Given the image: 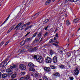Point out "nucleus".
Here are the masks:
<instances>
[{
	"label": "nucleus",
	"instance_id": "f257e3e1",
	"mask_svg": "<svg viewBox=\"0 0 80 80\" xmlns=\"http://www.w3.org/2000/svg\"><path fill=\"white\" fill-rule=\"evenodd\" d=\"M28 66L30 67V68L29 69V71H31V72H35V69L34 68L35 67V65L33 64V63L32 62H29L28 64Z\"/></svg>",
	"mask_w": 80,
	"mask_h": 80
},
{
	"label": "nucleus",
	"instance_id": "f03ea898",
	"mask_svg": "<svg viewBox=\"0 0 80 80\" xmlns=\"http://www.w3.org/2000/svg\"><path fill=\"white\" fill-rule=\"evenodd\" d=\"M18 68V66L17 65H13L10 67V68L7 69L6 70V72L8 73H10L11 72H12V69H14V68Z\"/></svg>",
	"mask_w": 80,
	"mask_h": 80
},
{
	"label": "nucleus",
	"instance_id": "7ed1b4c3",
	"mask_svg": "<svg viewBox=\"0 0 80 80\" xmlns=\"http://www.w3.org/2000/svg\"><path fill=\"white\" fill-rule=\"evenodd\" d=\"M37 61L38 62H39V63H42L43 62V59L42 58V57L38 56L37 58Z\"/></svg>",
	"mask_w": 80,
	"mask_h": 80
},
{
	"label": "nucleus",
	"instance_id": "20e7f679",
	"mask_svg": "<svg viewBox=\"0 0 80 80\" xmlns=\"http://www.w3.org/2000/svg\"><path fill=\"white\" fill-rule=\"evenodd\" d=\"M52 60V58L48 56L47 57L46 59V63H51Z\"/></svg>",
	"mask_w": 80,
	"mask_h": 80
},
{
	"label": "nucleus",
	"instance_id": "39448f33",
	"mask_svg": "<svg viewBox=\"0 0 80 80\" xmlns=\"http://www.w3.org/2000/svg\"><path fill=\"white\" fill-rule=\"evenodd\" d=\"M20 68L22 70H25L26 69V66L23 64H21L19 65Z\"/></svg>",
	"mask_w": 80,
	"mask_h": 80
},
{
	"label": "nucleus",
	"instance_id": "423d86ee",
	"mask_svg": "<svg viewBox=\"0 0 80 80\" xmlns=\"http://www.w3.org/2000/svg\"><path fill=\"white\" fill-rule=\"evenodd\" d=\"M74 74L75 75H78V74L79 73V70L78 68L76 69L74 71Z\"/></svg>",
	"mask_w": 80,
	"mask_h": 80
},
{
	"label": "nucleus",
	"instance_id": "0eeeda50",
	"mask_svg": "<svg viewBox=\"0 0 80 80\" xmlns=\"http://www.w3.org/2000/svg\"><path fill=\"white\" fill-rule=\"evenodd\" d=\"M23 23V21H22L21 22H19V24L14 28V30H15L17 28H18L21 25H22Z\"/></svg>",
	"mask_w": 80,
	"mask_h": 80
},
{
	"label": "nucleus",
	"instance_id": "6e6552de",
	"mask_svg": "<svg viewBox=\"0 0 80 80\" xmlns=\"http://www.w3.org/2000/svg\"><path fill=\"white\" fill-rule=\"evenodd\" d=\"M52 60L53 63H57V57L56 56H54Z\"/></svg>",
	"mask_w": 80,
	"mask_h": 80
},
{
	"label": "nucleus",
	"instance_id": "1a4fd4ad",
	"mask_svg": "<svg viewBox=\"0 0 80 80\" xmlns=\"http://www.w3.org/2000/svg\"><path fill=\"white\" fill-rule=\"evenodd\" d=\"M52 0H47L45 3V5H48L50 3V2H51V1Z\"/></svg>",
	"mask_w": 80,
	"mask_h": 80
},
{
	"label": "nucleus",
	"instance_id": "9d476101",
	"mask_svg": "<svg viewBox=\"0 0 80 80\" xmlns=\"http://www.w3.org/2000/svg\"><path fill=\"white\" fill-rule=\"evenodd\" d=\"M53 75H54L55 77H60V74L58 72H56L54 73Z\"/></svg>",
	"mask_w": 80,
	"mask_h": 80
},
{
	"label": "nucleus",
	"instance_id": "9b49d317",
	"mask_svg": "<svg viewBox=\"0 0 80 80\" xmlns=\"http://www.w3.org/2000/svg\"><path fill=\"white\" fill-rule=\"evenodd\" d=\"M8 75L7 73H3L2 75V77L3 78H6L8 76Z\"/></svg>",
	"mask_w": 80,
	"mask_h": 80
},
{
	"label": "nucleus",
	"instance_id": "f8f14e48",
	"mask_svg": "<svg viewBox=\"0 0 80 80\" xmlns=\"http://www.w3.org/2000/svg\"><path fill=\"white\" fill-rule=\"evenodd\" d=\"M25 44V41H22L20 43V45L21 46H23Z\"/></svg>",
	"mask_w": 80,
	"mask_h": 80
},
{
	"label": "nucleus",
	"instance_id": "ddd939ff",
	"mask_svg": "<svg viewBox=\"0 0 80 80\" xmlns=\"http://www.w3.org/2000/svg\"><path fill=\"white\" fill-rule=\"evenodd\" d=\"M44 70L46 72H49L50 70V68L46 67L44 68Z\"/></svg>",
	"mask_w": 80,
	"mask_h": 80
},
{
	"label": "nucleus",
	"instance_id": "4468645a",
	"mask_svg": "<svg viewBox=\"0 0 80 80\" xmlns=\"http://www.w3.org/2000/svg\"><path fill=\"white\" fill-rule=\"evenodd\" d=\"M10 14L8 15V17L5 20L4 22L3 23H2V25H3L4 23H5V22L8 20V18H9V17H10Z\"/></svg>",
	"mask_w": 80,
	"mask_h": 80
},
{
	"label": "nucleus",
	"instance_id": "2eb2a0df",
	"mask_svg": "<svg viewBox=\"0 0 80 80\" xmlns=\"http://www.w3.org/2000/svg\"><path fill=\"white\" fill-rule=\"evenodd\" d=\"M17 77V74L15 73L13 74L11 77V78H15Z\"/></svg>",
	"mask_w": 80,
	"mask_h": 80
},
{
	"label": "nucleus",
	"instance_id": "dca6fc26",
	"mask_svg": "<svg viewBox=\"0 0 80 80\" xmlns=\"http://www.w3.org/2000/svg\"><path fill=\"white\" fill-rule=\"evenodd\" d=\"M49 53L50 55H53V54L54 53V52H53V51L52 50H51L49 51Z\"/></svg>",
	"mask_w": 80,
	"mask_h": 80
},
{
	"label": "nucleus",
	"instance_id": "f3484780",
	"mask_svg": "<svg viewBox=\"0 0 80 80\" xmlns=\"http://www.w3.org/2000/svg\"><path fill=\"white\" fill-rule=\"evenodd\" d=\"M58 52L60 54H63V51H62V49L60 48L58 49Z\"/></svg>",
	"mask_w": 80,
	"mask_h": 80
},
{
	"label": "nucleus",
	"instance_id": "a211bd4d",
	"mask_svg": "<svg viewBox=\"0 0 80 80\" xmlns=\"http://www.w3.org/2000/svg\"><path fill=\"white\" fill-rule=\"evenodd\" d=\"M38 49L37 47H36L33 48H32V52H36V51H37Z\"/></svg>",
	"mask_w": 80,
	"mask_h": 80
},
{
	"label": "nucleus",
	"instance_id": "6ab92c4d",
	"mask_svg": "<svg viewBox=\"0 0 80 80\" xmlns=\"http://www.w3.org/2000/svg\"><path fill=\"white\" fill-rule=\"evenodd\" d=\"M50 67L52 69H54V70L56 69V66H55L51 65L50 66Z\"/></svg>",
	"mask_w": 80,
	"mask_h": 80
},
{
	"label": "nucleus",
	"instance_id": "aec40b11",
	"mask_svg": "<svg viewBox=\"0 0 80 80\" xmlns=\"http://www.w3.org/2000/svg\"><path fill=\"white\" fill-rule=\"evenodd\" d=\"M79 20L78 19V18H77V19H74L73 21V22H74V23H77V22H78V21H79Z\"/></svg>",
	"mask_w": 80,
	"mask_h": 80
},
{
	"label": "nucleus",
	"instance_id": "412c9836",
	"mask_svg": "<svg viewBox=\"0 0 80 80\" xmlns=\"http://www.w3.org/2000/svg\"><path fill=\"white\" fill-rule=\"evenodd\" d=\"M26 42H29L31 40V38H26L25 40Z\"/></svg>",
	"mask_w": 80,
	"mask_h": 80
},
{
	"label": "nucleus",
	"instance_id": "4be33fe9",
	"mask_svg": "<svg viewBox=\"0 0 80 80\" xmlns=\"http://www.w3.org/2000/svg\"><path fill=\"white\" fill-rule=\"evenodd\" d=\"M43 79L44 80H48V78L46 76L44 75L43 76Z\"/></svg>",
	"mask_w": 80,
	"mask_h": 80
},
{
	"label": "nucleus",
	"instance_id": "5701e85b",
	"mask_svg": "<svg viewBox=\"0 0 80 80\" xmlns=\"http://www.w3.org/2000/svg\"><path fill=\"white\" fill-rule=\"evenodd\" d=\"M42 34V31L39 33L38 35V37L39 38L40 37H41V35Z\"/></svg>",
	"mask_w": 80,
	"mask_h": 80
},
{
	"label": "nucleus",
	"instance_id": "b1692460",
	"mask_svg": "<svg viewBox=\"0 0 80 80\" xmlns=\"http://www.w3.org/2000/svg\"><path fill=\"white\" fill-rule=\"evenodd\" d=\"M67 55H68V56H67L68 58L70 57V56H71V52H68Z\"/></svg>",
	"mask_w": 80,
	"mask_h": 80
},
{
	"label": "nucleus",
	"instance_id": "393cba45",
	"mask_svg": "<svg viewBox=\"0 0 80 80\" xmlns=\"http://www.w3.org/2000/svg\"><path fill=\"white\" fill-rule=\"evenodd\" d=\"M24 78L25 79V80H28V79L30 78V76L28 75H27Z\"/></svg>",
	"mask_w": 80,
	"mask_h": 80
},
{
	"label": "nucleus",
	"instance_id": "a878e982",
	"mask_svg": "<svg viewBox=\"0 0 80 80\" xmlns=\"http://www.w3.org/2000/svg\"><path fill=\"white\" fill-rule=\"evenodd\" d=\"M59 67L61 68H65V66H64L62 64L59 65Z\"/></svg>",
	"mask_w": 80,
	"mask_h": 80
},
{
	"label": "nucleus",
	"instance_id": "bb28decb",
	"mask_svg": "<svg viewBox=\"0 0 80 80\" xmlns=\"http://www.w3.org/2000/svg\"><path fill=\"white\" fill-rule=\"evenodd\" d=\"M25 27H26V24H23L22 26V29H23V28H25Z\"/></svg>",
	"mask_w": 80,
	"mask_h": 80
},
{
	"label": "nucleus",
	"instance_id": "cd10ccee",
	"mask_svg": "<svg viewBox=\"0 0 80 80\" xmlns=\"http://www.w3.org/2000/svg\"><path fill=\"white\" fill-rule=\"evenodd\" d=\"M38 34V32H37L36 33H35L32 36V37H35Z\"/></svg>",
	"mask_w": 80,
	"mask_h": 80
},
{
	"label": "nucleus",
	"instance_id": "c85d7f7f",
	"mask_svg": "<svg viewBox=\"0 0 80 80\" xmlns=\"http://www.w3.org/2000/svg\"><path fill=\"white\" fill-rule=\"evenodd\" d=\"M71 60H72L73 61V60H75V56H73L72 57V58H71Z\"/></svg>",
	"mask_w": 80,
	"mask_h": 80
},
{
	"label": "nucleus",
	"instance_id": "c756f323",
	"mask_svg": "<svg viewBox=\"0 0 80 80\" xmlns=\"http://www.w3.org/2000/svg\"><path fill=\"white\" fill-rule=\"evenodd\" d=\"M66 24L67 25H70V22H69L68 20H67L66 21Z\"/></svg>",
	"mask_w": 80,
	"mask_h": 80
},
{
	"label": "nucleus",
	"instance_id": "7c9ffc66",
	"mask_svg": "<svg viewBox=\"0 0 80 80\" xmlns=\"http://www.w3.org/2000/svg\"><path fill=\"white\" fill-rule=\"evenodd\" d=\"M38 57V56H37L36 55H34L33 56V58H34V59H36V60H37V57Z\"/></svg>",
	"mask_w": 80,
	"mask_h": 80
},
{
	"label": "nucleus",
	"instance_id": "2f4dec72",
	"mask_svg": "<svg viewBox=\"0 0 80 80\" xmlns=\"http://www.w3.org/2000/svg\"><path fill=\"white\" fill-rule=\"evenodd\" d=\"M31 24V23H30V22H29L25 24L26 25H28H28H30Z\"/></svg>",
	"mask_w": 80,
	"mask_h": 80
},
{
	"label": "nucleus",
	"instance_id": "473e14b6",
	"mask_svg": "<svg viewBox=\"0 0 80 80\" xmlns=\"http://www.w3.org/2000/svg\"><path fill=\"white\" fill-rule=\"evenodd\" d=\"M7 64H8V63H7V62H5L3 64V66H6V65H7Z\"/></svg>",
	"mask_w": 80,
	"mask_h": 80
},
{
	"label": "nucleus",
	"instance_id": "72a5a7b5",
	"mask_svg": "<svg viewBox=\"0 0 80 80\" xmlns=\"http://www.w3.org/2000/svg\"><path fill=\"white\" fill-rule=\"evenodd\" d=\"M25 79L24 77H22L20 78L19 80H25Z\"/></svg>",
	"mask_w": 80,
	"mask_h": 80
},
{
	"label": "nucleus",
	"instance_id": "f704fd0d",
	"mask_svg": "<svg viewBox=\"0 0 80 80\" xmlns=\"http://www.w3.org/2000/svg\"><path fill=\"white\" fill-rule=\"evenodd\" d=\"M39 14H40L39 12L37 13L35 15L36 16V17H37L38 15H39Z\"/></svg>",
	"mask_w": 80,
	"mask_h": 80
},
{
	"label": "nucleus",
	"instance_id": "c9c22d12",
	"mask_svg": "<svg viewBox=\"0 0 80 80\" xmlns=\"http://www.w3.org/2000/svg\"><path fill=\"white\" fill-rule=\"evenodd\" d=\"M32 27H33V25H31L30 26H28V28L29 29L30 28H32Z\"/></svg>",
	"mask_w": 80,
	"mask_h": 80
},
{
	"label": "nucleus",
	"instance_id": "e433bc0d",
	"mask_svg": "<svg viewBox=\"0 0 80 80\" xmlns=\"http://www.w3.org/2000/svg\"><path fill=\"white\" fill-rule=\"evenodd\" d=\"M28 50L29 52H32V48H29L28 49Z\"/></svg>",
	"mask_w": 80,
	"mask_h": 80
},
{
	"label": "nucleus",
	"instance_id": "4c0bfd02",
	"mask_svg": "<svg viewBox=\"0 0 80 80\" xmlns=\"http://www.w3.org/2000/svg\"><path fill=\"white\" fill-rule=\"evenodd\" d=\"M49 20H50V19H48L46 20L45 22V23H48V22H49Z\"/></svg>",
	"mask_w": 80,
	"mask_h": 80
},
{
	"label": "nucleus",
	"instance_id": "58836bf2",
	"mask_svg": "<svg viewBox=\"0 0 80 80\" xmlns=\"http://www.w3.org/2000/svg\"><path fill=\"white\" fill-rule=\"evenodd\" d=\"M69 79L70 80H73V79H74V78H73V77H69Z\"/></svg>",
	"mask_w": 80,
	"mask_h": 80
},
{
	"label": "nucleus",
	"instance_id": "ea45409f",
	"mask_svg": "<svg viewBox=\"0 0 80 80\" xmlns=\"http://www.w3.org/2000/svg\"><path fill=\"white\" fill-rule=\"evenodd\" d=\"M35 40V42H39V40L38 38H36Z\"/></svg>",
	"mask_w": 80,
	"mask_h": 80
},
{
	"label": "nucleus",
	"instance_id": "a19ab883",
	"mask_svg": "<svg viewBox=\"0 0 80 80\" xmlns=\"http://www.w3.org/2000/svg\"><path fill=\"white\" fill-rule=\"evenodd\" d=\"M15 25H12L11 27L10 28V29H11V30H12V29H13V28H14V27H15Z\"/></svg>",
	"mask_w": 80,
	"mask_h": 80
},
{
	"label": "nucleus",
	"instance_id": "79ce46f5",
	"mask_svg": "<svg viewBox=\"0 0 80 80\" xmlns=\"http://www.w3.org/2000/svg\"><path fill=\"white\" fill-rule=\"evenodd\" d=\"M47 35H48V32H46L44 34V37H47Z\"/></svg>",
	"mask_w": 80,
	"mask_h": 80
},
{
	"label": "nucleus",
	"instance_id": "37998d69",
	"mask_svg": "<svg viewBox=\"0 0 80 80\" xmlns=\"http://www.w3.org/2000/svg\"><path fill=\"white\" fill-rule=\"evenodd\" d=\"M26 47L27 48H28V49H29V48H31V46H27Z\"/></svg>",
	"mask_w": 80,
	"mask_h": 80
},
{
	"label": "nucleus",
	"instance_id": "c03bdc74",
	"mask_svg": "<svg viewBox=\"0 0 80 80\" xmlns=\"http://www.w3.org/2000/svg\"><path fill=\"white\" fill-rule=\"evenodd\" d=\"M12 29H11L10 28L9 30H8V33H10V31H12Z\"/></svg>",
	"mask_w": 80,
	"mask_h": 80
},
{
	"label": "nucleus",
	"instance_id": "a18cd8bd",
	"mask_svg": "<svg viewBox=\"0 0 80 80\" xmlns=\"http://www.w3.org/2000/svg\"><path fill=\"white\" fill-rule=\"evenodd\" d=\"M30 33V32H28L27 34L25 36V37H27V36Z\"/></svg>",
	"mask_w": 80,
	"mask_h": 80
},
{
	"label": "nucleus",
	"instance_id": "49530a36",
	"mask_svg": "<svg viewBox=\"0 0 80 80\" xmlns=\"http://www.w3.org/2000/svg\"><path fill=\"white\" fill-rule=\"evenodd\" d=\"M48 26L46 27H45L44 28L45 30H47V28H48Z\"/></svg>",
	"mask_w": 80,
	"mask_h": 80
},
{
	"label": "nucleus",
	"instance_id": "de8ad7c7",
	"mask_svg": "<svg viewBox=\"0 0 80 80\" xmlns=\"http://www.w3.org/2000/svg\"><path fill=\"white\" fill-rule=\"evenodd\" d=\"M4 42H4V41H2V42H1V44L2 45H3V44H4Z\"/></svg>",
	"mask_w": 80,
	"mask_h": 80
},
{
	"label": "nucleus",
	"instance_id": "09e8293b",
	"mask_svg": "<svg viewBox=\"0 0 80 80\" xmlns=\"http://www.w3.org/2000/svg\"><path fill=\"white\" fill-rule=\"evenodd\" d=\"M29 29L28 28V27H27L25 29V31H27V30Z\"/></svg>",
	"mask_w": 80,
	"mask_h": 80
},
{
	"label": "nucleus",
	"instance_id": "8fccbe9b",
	"mask_svg": "<svg viewBox=\"0 0 80 80\" xmlns=\"http://www.w3.org/2000/svg\"><path fill=\"white\" fill-rule=\"evenodd\" d=\"M49 43H52V39H51L49 41Z\"/></svg>",
	"mask_w": 80,
	"mask_h": 80
},
{
	"label": "nucleus",
	"instance_id": "3c124183",
	"mask_svg": "<svg viewBox=\"0 0 80 80\" xmlns=\"http://www.w3.org/2000/svg\"><path fill=\"white\" fill-rule=\"evenodd\" d=\"M38 74L37 73H35V77H38Z\"/></svg>",
	"mask_w": 80,
	"mask_h": 80
},
{
	"label": "nucleus",
	"instance_id": "603ef678",
	"mask_svg": "<svg viewBox=\"0 0 80 80\" xmlns=\"http://www.w3.org/2000/svg\"><path fill=\"white\" fill-rule=\"evenodd\" d=\"M77 2V0H73L72 2Z\"/></svg>",
	"mask_w": 80,
	"mask_h": 80
},
{
	"label": "nucleus",
	"instance_id": "864d4df0",
	"mask_svg": "<svg viewBox=\"0 0 80 80\" xmlns=\"http://www.w3.org/2000/svg\"><path fill=\"white\" fill-rule=\"evenodd\" d=\"M56 36V37H58V33H57L55 35Z\"/></svg>",
	"mask_w": 80,
	"mask_h": 80
},
{
	"label": "nucleus",
	"instance_id": "5fc2aeb1",
	"mask_svg": "<svg viewBox=\"0 0 80 80\" xmlns=\"http://www.w3.org/2000/svg\"><path fill=\"white\" fill-rule=\"evenodd\" d=\"M8 43H9V41H8L6 43V44H5V45H7L8 44Z\"/></svg>",
	"mask_w": 80,
	"mask_h": 80
},
{
	"label": "nucleus",
	"instance_id": "6e6d98bb",
	"mask_svg": "<svg viewBox=\"0 0 80 80\" xmlns=\"http://www.w3.org/2000/svg\"><path fill=\"white\" fill-rule=\"evenodd\" d=\"M53 45H55V46H56V47H57V46H58V44H54V43H53Z\"/></svg>",
	"mask_w": 80,
	"mask_h": 80
},
{
	"label": "nucleus",
	"instance_id": "4d7b16f0",
	"mask_svg": "<svg viewBox=\"0 0 80 80\" xmlns=\"http://www.w3.org/2000/svg\"><path fill=\"white\" fill-rule=\"evenodd\" d=\"M2 77V73H1V72H0V78Z\"/></svg>",
	"mask_w": 80,
	"mask_h": 80
},
{
	"label": "nucleus",
	"instance_id": "13d9d810",
	"mask_svg": "<svg viewBox=\"0 0 80 80\" xmlns=\"http://www.w3.org/2000/svg\"><path fill=\"white\" fill-rule=\"evenodd\" d=\"M54 40H57V38L55 37L54 38Z\"/></svg>",
	"mask_w": 80,
	"mask_h": 80
},
{
	"label": "nucleus",
	"instance_id": "bf43d9fd",
	"mask_svg": "<svg viewBox=\"0 0 80 80\" xmlns=\"http://www.w3.org/2000/svg\"><path fill=\"white\" fill-rule=\"evenodd\" d=\"M56 43H58V41H57L56 40Z\"/></svg>",
	"mask_w": 80,
	"mask_h": 80
},
{
	"label": "nucleus",
	"instance_id": "052dcab7",
	"mask_svg": "<svg viewBox=\"0 0 80 80\" xmlns=\"http://www.w3.org/2000/svg\"><path fill=\"white\" fill-rule=\"evenodd\" d=\"M25 2V0H24L22 2L23 3H24Z\"/></svg>",
	"mask_w": 80,
	"mask_h": 80
},
{
	"label": "nucleus",
	"instance_id": "680f3d73",
	"mask_svg": "<svg viewBox=\"0 0 80 80\" xmlns=\"http://www.w3.org/2000/svg\"><path fill=\"white\" fill-rule=\"evenodd\" d=\"M54 41L53 40V39H52V43H53V42H54Z\"/></svg>",
	"mask_w": 80,
	"mask_h": 80
},
{
	"label": "nucleus",
	"instance_id": "e2e57ef3",
	"mask_svg": "<svg viewBox=\"0 0 80 80\" xmlns=\"http://www.w3.org/2000/svg\"><path fill=\"white\" fill-rule=\"evenodd\" d=\"M80 30V28H79L78 29V31H79V30Z\"/></svg>",
	"mask_w": 80,
	"mask_h": 80
},
{
	"label": "nucleus",
	"instance_id": "0e129e2a",
	"mask_svg": "<svg viewBox=\"0 0 80 80\" xmlns=\"http://www.w3.org/2000/svg\"><path fill=\"white\" fill-rule=\"evenodd\" d=\"M2 64H1V63L0 64V67H1V66H2Z\"/></svg>",
	"mask_w": 80,
	"mask_h": 80
},
{
	"label": "nucleus",
	"instance_id": "69168bd1",
	"mask_svg": "<svg viewBox=\"0 0 80 80\" xmlns=\"http://www.w3.org/2000/svg\"><path fill=\"white\" fill-rule=\"evenodd\" d=\"M68 67L69 68H70V67H71V66L70 65H69Z\"/></svg>",
	"mask_w": 80,
	"mask_h": 80
},
{
	"label": "nucleus",
	"instance_id": "338daca9",
	"mask_svg": "<svg viewBox=\"0 0 80 80\" xmlns=\"http://www.w3.org/2000/svg\"><path fill=\"white\" fill-rule=\"evenodd\" d=\"M12 80H17V79H12Z\"/></svg>",
	"mask_w": 80,
	"mask_h": 80
},
{
	"label": "nucleus",
	"instance_id": "774afa93",
	"mask_svg": "<svg viewBox=\"0 0 80 80\" xmlns=\"http://www.w3.org/2000/svg\"><path fill=\"white\" fill-rule=\"evenodd\" d=\"M57 31V29H56L55 30V32H56V31Z\"/></svg>",
	"mask_w": 80,
	"mask_h": 80
}]
</instances>
